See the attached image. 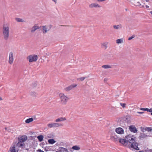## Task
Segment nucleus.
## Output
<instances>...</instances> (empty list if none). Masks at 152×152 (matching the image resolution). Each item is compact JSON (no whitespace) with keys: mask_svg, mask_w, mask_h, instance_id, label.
I'll return each mask as SVG.
<instances>
[{"mask_svg":"<svg viewBox=\"0 0 152 152\" xmlns=\"http://www.w3.org/2000/svg\"><path fill=\"white\" fill-rule=\"evenodd\" d=\"M119 141L124 145L130 148L139 150L138 147V144L136 142L135 137L133 136L128 135L125 137V139H119Z\"/></svg>","mask_w":152,"mask_h":152,"instance_id":"f257e3e1","label":"nucleus"},{"mask_svg":"<svg viewBox=\"0 0 152 152\" xmlns=\"http://www.w3.org/2000/svg\"><path fill=\"white\" fill-rule=\"evenodd\" d=\"M3 34L5 40L8 39L10 33V26L8 23H4L3 26Z\"/></svg>","mask_w":152,"mask_h":152,"instance_id":"f03ea898","label":"nucleus"},{"mask_svg":"<svg viewBox=\"0 0 152 152\" xmlns=\"http://www.w3.org/2000/svg\"><path fill=\"white\" fill-rule=\"evenodd\" d=\"M59 97L61 103L63 105L66 104L69 99V97L63 93H61L59 94Z\"/></svg>","mask_w":152,"mask_h":152,"instance_id":"7ed1b4c3","label":"nucleus"},{"mask_svg":"<svg viewBox=\"0 0 152 152\" xmlns=\"http://www.w3.org/2000/svg\"><path fill=\"white\" fill-rule=\"evenodd\" d=\"M27 59L30 63H33L36 62L38 60V57L36 54H32L28 56Z\"/></svg>","mask_w":152,"mask_h":152,"instance_id":"20e7f679","label":"nucleus"},{"mask_svg":"<svg viewBox=\"0 0 152 152\" xmlns=\"http://www.w3.org/2000/svg\"><path fill=\"white\" fill-rule=\"evenodd\" d=\"M51 25H45L41 27L42 31L44 34L48 32L51 29Z\"/></svg>","mask_w":152,"mask_h":152,"instance_id":"39448f33","label":"nucleus"},{"mask_svg":"<svg viewBox=\"0 0 152 152\" xmlns=\"http://www.w3.org/2000/svg\"><path fill=\"white\" fill-rule=\"evenodd\" d=\"M63 126L62 124L58 123H53L47 124L48 127L50 128H57Z\"/></svg>","mask_w":152,"mask_h":152,"instance_id":"423d86ee","label":"nucleus"},{"mask_svg":"<svg viewBox=\"0 0 152 152\" xmlns=\"http://www.w3.org/2000/svg\"><path fill=\"white\" fill-rule=\"evenodd\" d=\"M14 61V54L11 51L9 54L8 63L10 64H12Z\"/></svg>","mask_w":152,"mask_h":152,"instance_id":"0eeeda50","label":"nucleus"},{"mask_svg":"<svg viewBox=\"0 0 152 152\" xmlns=\"http://www.w3.org/2000/svg\"><path fill=\"white\" fill-rule=\"evenodd\" d=\"M101 6L96 3H91L89 5V7L90 9L93 8H100Z\"/></svg>","mask_w":152,"mask_h":152,"instance_id":"6e6552de","label":"nucleus"},{"mask_svg":"<svg viewBox=\"0 0 152 152\" xmlns=\"http://www.w3.org/2000/svg\"><path fill=\"white\" fill-rule=\"evenodd\" d=\"M77 86V84H74L65 88L64 90L66 91H68L76 87Z\"/></svg>","mask_w":152,"mask_h":152,"instance_id":"1a4fd4ad","label":"nucleus"},{"mask_svg":"<svg viewBox=\"0 0 152 152\" xmlns=\"http://www.w3.org/2000/svg\"><path fill=\"white\" fill-rule=\"evenodd\" d=\"M141 131L143 132H145L147 131L148 132H152V127H140Z\"/></svg>","mask_w":152,"mask_h":152,"instance_id":"9d476101","label":"nucleus"},{"mask_svg":"<svg viewBox=\"0 0 152 152\" xmlns=\"http://www.w3.org/2000/svg\"><path fill=\"white\" fill-rule=\"evenodd\" d=\"M115 132L118 134H124V130L121 127H118L115 129Z\"/></svg>","mask_w":152,"mask_h":152,"instance_id":"9b49d317","label":"nucleus"},{"mask_svg":"<svg viewBox=\"0 0 152 152\" xmlns=\"http://www.w3.org/2000/svg\"><path fill=\"white\" fill-rule=\"evenodd\" d=\"M18 139L19 141L23 142L27 140V137L26 135H23L20 136L18 137Z\"/></svg>","mask_w":152,"mask_h":152,"instance_id":"f8f14e48","label":"nucleus"},{"mask_svg":"<svg viewBox=\"0 0 152 152\" xmlns=\"http://www.w3.org/2000/svg\"><path fill=\"white\" fill-rule=\"evenodd\" d=\"M129 130L132 132L136 133L137 132V130L135 127L134 125H131L129 126Z\"/></svg>","mask_w":152,"mask_h":152,"instance_id":"ddd939ff","label":"nucleus"},{"mask_svg":"<svg viewBox=\"0 0 152 152\" xmlns=\"http://www.w3.org/2000/svg\"><path fill=\"white\" fill-rule=\"evenodd\" d=\"M108 42H103L101 43V48L104 49L106 50L107 48V45Z\"/></svg>","mask_w":152,"mask_h":152,"instance_id":"4468645a","label":"nucleus"},{"mask_svg":"<svg viewBox=\"0 0 152 152\" xmlns=\"http://www.w3.org/2000/svg\"><path fill=\"white\" fill-rule=\"evenodd\" d=\"M32 86L34 88H36L37 89L39 90L42 88V86L39 84L37 83H34L32 85Z\"/></svg>","mask_w":152,"mask_h":152,"instance_id":"2eb2a0df","label":"nucleus"},{"mask_svg":"<svg viewBox=\"0 0 152 152\" xmlns=\"http://www.w3.org/2000/svg\"><path fill=\"white\" fill-rule=\"evenodd\" d=\"M58 150L60 152H69L67 148L62 147H59Z\"/></svg>","mask_w":152,"mask_h":152,"instance_id":"dca6fc26","label":"nucleus"},{"mask_svg":"<svg viewBox=\"0 0 152 152\" xmlns=\"http://www.w3.org/2000/svg\"><path fill=\"white\" fill-rule=\"evenodd\" d=\"M110 139L112 140L115 142L117 141L119 139L116 135L113 134L111 136Z\"/></svg>","mask_w":152,"mask_h":152,"instance_id":"f3484780","label":"nucleus"},{"mask_svg":"<svg viewBox=\"0 0 152 152\" xmlns=\"http://www.w3.org/2000/svg\"><path fill=\"white\" fill-rule=\"evenodd\" d=\"M66 120V118L65 117H61L59 118H57L55 120L56 122H59L61 121H65Z\"/></svg>","mask_w":152,"mask_h":152,"instance_id":"a211bd4d","label":"nucleus"},{"mask_svg":"<svg viewBox=\"0 0 152 152\" xmlns=\"http://www.w3.org/2000/svg\"><path fill=\"white\" fill-rule=\"evenodd\" d=\"M148 136V135H147L146 134L144 133H141L140 134L139 137L140 139H142L145 138Z\"/></svg>","mask_w":152,"mask_h":152,"instance_id":"6ab92c4d","label":"nucleus"},{"mask_svg":"<svg viewBox=\"0 0 152 152\" xmlns=\"http://www.w3.org/2000/svg\"><path fill=\"white\" fill-rule=\"evenodd\" d=\"M39 27L36 25H34L31 28V31L32 33L34 32L37 29H39Z\"/></svg>","mask_w":152,"mask_h":152,"instance_id":"aec40b11","label":"nucleus"},{"mask_svg":"<svg viewBox=\"0 0 152 152\" xmlns=\"http://www.w3.org/2000/svg\"><path fill=\"white\" fill-rule=\"evenodd\" d=\"M124 41V39L123 38L118 39L116 40V43L118 44L123 43Z\"/></svg>","mask_w":152,"mask_h":152,"instance_id":"412c9836","label":"nucleus"},{"mask_svg":"<svg viewBox=\"0 0 152 152\" xmlns=\"http://www.w3.org/2000/svg\"><path fill=\"white\" fill-rule=\"evenodd\" d=\"M17 145L20 148H23L24 147V142H20V141H18V142L17 144Z\"/></svg>","mask_w":152,"mask_h":152,"instance_id":"4be33fe9","label":"nucleus"},{"mask_svg":"<svg viewBox=\"0 0 152 152\" xmlns=\"http://www.w3.org/2000/svg\"><path fill=\"white\" fill-rule=\"evenodd\" d=\"M72 148L73 150L79 151L80 150V148L79 146L75 145L73 146Z\"/></svg>","mask_w":152,"mask_h":152,"instance_id":"5701e85b","label":"nucleus"},{"mask_svg":"<svg viewBox=\"0 0 152 152\" xmlns=\"http://www.w3.org/2000/svg\"><path fill=\"white\" fill-rule=\"evenodd\" d=\"M113 27L115 29H119L122 28V26L121 24H120L117 25H114Z\"/></svg>","mask_w":152,"mask_h":152,"instance_id":"b1692460","label":"nucleus"},{"mask_svg":"<svg viewBox=\"0 0 152 152\" xmlns=\"http://www.w3.org/2000/svg\"><path fill=\"white\" fill-rule=\"evenodd\" d=\"M10 152H18V151L16 150L14 146L10 148Z\"/></svg>","mask_w":152,"mask_h":152,"instance_id":"393cba45","label":"nucleus"},{"mask_svg":"<svg viewBox=\"0 0 152 152\" xmlns=\"http://www.w3.org/2000/svg\"><path fill=\"white\" fill-rule=\"evenodd\" d=\"M37 138L39 141L42 142L43 140L44 136L42 135H40L37 136Z\"/></svg>","mask_w":152,"mask_h":152,"instance_id":"a878e982","label":"nucleus"},{"mask_svg":"<svg viewBox=\"0 0 152 152\" xmlns=\"http://www.w3.org/2000/svg\"><path fill=\"white\" fill-rule=\"evenodd\" d=\"M34 119L32 118L27 119L25 121V122L26 124H28L33 121Z\"/></svg>","mask_w":152,"mask_h":152,"instance_id":"bb28decb","label":"nucleus"},{"mask_svg":"<svg viewBox=\"0 0 152 152\" xmlns=\"http://www.w3.org/2000/svg\"><path fill=\"white\" fill-rule=\"evenodd\" d=\"M48 142L50 144H53L56 142V141H55L54 139H51L48 140Z\"/></svg>","mask_w":152,"mask_h":152,"instance_id":"cd10ccee","label":"nucleus"},{"mask_svg":"<svg viewBox=\"0 0 152 152\" xmlns=\"http://www.w3.org/2000/svg\"><path fill=\"white\" fill-rule=\"evenodd\" d=\"M102 67L104 69H108L111 68V66L109 65H103Z\"/></svg>","mask_w":152,"mask_h":152,"instance_id":"c85d7f7f","label":"nucleus"},{"mask_svg":"<svg viewBox=\"0 0 152 152\" xmlns=\"http://www.w3.org/2000/svg\"><path fill=\"white\" fill-rule=\"evenodd\" d=\"M30 94L33 96H37V94L35 92L32 91L30 92Z\"/></svg>","mask_w":152,"mask_h":152,"instance_id":"c756f323","label":"nucleus"},{"mask_svg":"<svg viewBox=\"0 0 152 152\" xmlns=\"http://www.w3.org/2000/svg\"><path fill=\"white\" fill-rule=\"evenodd\" d=\"M15 20L18 22H23L24 21L23 19H22L19 18H16Z\"/></svg>","mask_w":152,"mask_h":152,"instance_id":"7c9ffc66","label":"nucleus"},{"mask_svg":"<svg viewBox=\"0 0 152 152\" xmlns=\"http://www.w3.org/2000/svg\"><path fill=\"white\" fill-rule=\"evenodd\" d=\"M86 77H81L77 79V80L79 81H82L84 80L86 78Z\"/></svg>","mask_w":152,"mask_h":152,"instance_id":"2f4dec72","label":"nucleus"},{"mask_svg":"<svg viewBox=\"0 0 152 152\" xmlns=\"http://www.w3.org/2000/svg\"><path fill=\"white\" fill-rule=\"evenodd\" d=\"M146 111L149 112H152V108L151 109H148V108H146Z\"/></svg>","mask_w":152,"mask_h":152,"instance_id":"473e14b6","label":"nucleus"},{"mask_svg":"<svg viewBox=\"0 0 152 152\" xmlns=\"http://www.w3.org/2000/svg\"><path fill=\"white\" fill-rule=\"evenodd\" d=\"M120 105L123 108L125 107L126 105V104H125V103H120Z\"/></svg>","mask_w":152,"mask_h":152,"instance_id":"72a5a7b5","label":"nucleus"},{"mask_svg":"<svg viewBox=\"0 0 152 152\" xmlns=\"http://www.w3.org/2000/svg\"><path fill=\"white\" fill-rule=\"evenodd\" d=\"M134 37L133 36H132L130 37H129V38L128 40H130L132 39Z\"/></svg>","mask_w":152,"mask_h":152,"instance_id":"f704fd0d","label":"nucleus"},{"mask_svg":"<svg viewBox=\"0 0 152 152\" xmlns=\"http://www.w3.org/2000/svg\"><path fill=\"white\" fill-rule=\"evenodd\" d=\"M151 151H152L151 150H148L147 151H146L145 152H143V151H139V152H151Z\"/></svg>","mask_w":152,"mask_h":152,"instance_id":"c9c22d12","label":"nucleus"},{"mask_svg":"<svg viewBox=\"0 0 152 152\" xmlns=\"http://www.w3.org/2000/svg\"><path fill=\"white\" fill-rule=\"evenodd\" d=\"M55 4H56L57 2V0H52Z\"/></svg>","mask_w":152,"mask_h":152,"instance_id":"e433bc0d","label":"nucleus"},{"mask_svg":"<svg viewBox=\"0 0 152 152\" xmlns=\"http://www.w3.org/2000/svg\"><path fill=\"white\" fill-rule=\"evenodd\" d=\"M140 110H142L146 111V108H141Z\"/></svg>","mask_w":152,"mask_h":152,"instance_id":"4c0bfd02","label":"nucleus"},{"mask_svg":"<svg viewBox=\"0 0 152 152\" xmlns=\"http://www.w3.org/2000/svg\"><path fill=\"white\" fill-rule=\"evenodd\" d=\"M137 113L140 114H142L143 113V112H137Z\"/></svg>","mask_w":152,"mask_h":152,"instance_id":"58836bf2","label":"nucleus"},{"mask_svg":"<svg viewBox=\"0 0 152 152\" xmlns=\"http://www.w3.org/2000/svg\"><path fill=\"white\" fill-rule=\"evenodd\" d=\"M37 152H42V150H41V149H38L37 150Z\"/></svg>","mask_w":152,"mask_h":152,"instance_id":"ea45409f","label":"nucleus"},{"mask_svg":"<svg viewBox=\"0 0 152 152\" xmlns=\"http://www.w3.org/2000/svg\"><path fill=\"white\" fill-rule=\"evenodd\" d=\"M145 7L147 8H148L149 7V6H148V5H147L145 6Z\"/></svg>","mask_w":152,"mask_h":152,"instance_id":"a19ab883","label":"nucleus"},{"mask_svg":"<svg viewBox=\"0 0 152 152\" xmlns=\"http://www.w3.org/2000/svg\"><path fill=\"white\" fill-rule=\"evenodd\" d=\"M2 98L1 97H0V101L2 100Z\"/></svg>","mask_w":152,"mask_h":152,"instance_id":"79ce46f5","label":"nucleus"},{"mask_svg":"<svg viewBox=\"0 0 152 152\" xmlns=\"http://www.w3.org/2000/svg\"><path fill=\"white\" fill-rule=\"evenodd\" d=\"M150 13L152 15V11L150 12Z\"/></svg>","mask_w":152,"mask_h":152,"instance_id":"37998d69","label":"nucleus"},{"mask_svg":"<svg viewBox=\"0 0 152 152\" xmlns=\"http://www.w3.org/2000/svg\"><path fill=\"white\" fill-rule=\"evenodd\" d=\"M137 3H138L139 4H140V5H141V4H140V3L139 2H137Z\"/></svg>","mask_w":152,"mask_h":152,"instance_id":"c03bdc74","label":"nucleus"},{"mask_svg":"<svg viewBox=\"0 0 152 152\" xmlns=\"http://www.w3.org/2000/svg\"><path fill=\"white\" fill-rule=\"evenodd\" d=\"M147 2H148V1L149 0H145Z\"/></svg>","mask_w":152,"mask_h":152,"instance_id":"a18cd8bd","label":"nucleus"},{"mask_svg":"<svg viewBox=\"0 0 152 152\" xmlns=\"http://www.w3.org/2000/svg\"><path fill=\"white\" fill-rule=\"evenodd\" d=\"M144 7V6H142L141 7Z\"/></svg>","mask_w":152,"mask_h":152,"instance_id":"49530a36","label":"nucleus"},{"mask_svg":"<svg viewBox=\"0 0 152 152\" xmlns=\"http://www.w3.org/2000/svg\"><path fill=\"white\" fill-rule=\"evenodd\" d=\"M56 152H60L59 151H56Z\"/></svg>","mask_w":152,"mask_h":152,"instance_id":"de8ad7c7","label":"nucleus"},{"mask_svg":"<svg viewBox=\"0 0 152 152\" xmlns=\"http://www.w3.org/2000/svg\"><path fill=\"white\" fill-rule=\"evenodd\" d=\"M45 150L46 151H47L46 150V149H45Z\"/></svg>","mask_w":152,"mask_h":152,"instance_id":"09e8293b","label":"nucleus"},{"mask_svg":"<svg viewBox=\"0 0 152 152\" xmlns=\"http://www.w3.org/2000/svg\"><path fill=\"white\" fill-rule=\"evenodd\" d=\"M45 150L46 151H47L46 150V149H45Z\"/></svg>","mask_w":152,"mask_h":152,"instance_id":"8fccbe9b","label":"nucleus"},{"mask_svg":"<svg viewBox=\"0 0 152 152\" xmlns=\"http://www.w3.org/2000/svg\"><path fill=\"white\" fill-rule=\"evenodd\" d=\"M151 115H152V112H151Z\"/></svg>","mask_w":152,"mask_h":152,"instance_id":"3c124183","label":"nucleus"},{"mask_svg":"<svg viewBox=\"0 0 152 152\" xmlns=\"http://www.w3.org/2000/svg\"><path fill=\"white\" fill-rule=\"evenodd\" d=\"M42 152H44V151H42Z\"/></svg>","mask_w":152,"mask_h":152,"instance_id":"603ef678","label":"nucleus"},{"mask_svg":"<svg viewBox=\"0 0 152 152\" xmlns=\"http://www.w3.org/2000/svg\"><path fill=\"white\" fill-rule=\"evenodd\" d=\"M151 152H152V151H151Z\"/></svg>","mask_w":152,"mask_h":152,"instance_id":"864d4df0","label":"nucleus"}]
</instances>
